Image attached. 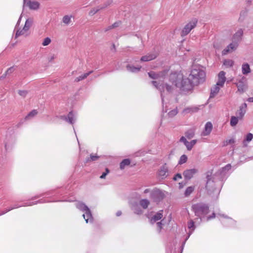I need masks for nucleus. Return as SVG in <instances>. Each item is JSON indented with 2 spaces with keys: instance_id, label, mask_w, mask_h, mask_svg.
Segmentation results:
<instances>
[{
  "instance_id": "obj_1",
  "label": "nucleus",
  "mask_w": 253,
  "mask_h": 253,
  "mask_svg": "<svg viewBox=\"0 0 253 253\" xmlns=\"http://www.w3.org/2000/svg\"><path fill=\"white\" fill-rule=\"evenodd\" d=\"M206 73L203 67L193 66L187 78H183V75L176 72L169 77V82L179 88L181 91H187L192 89L194 85L203 83L205 81Z\"/></svg>"
},
{
  "instance_id": "obj_2",
  "label": "nucleus",
  "mask_w": 253,
  "mask_h": 253,
  "mask_svg": "<svg viewBox=\"0 0 253 253\" xmlns=\"http://www.w3.org/2000/svg\"><path fill=\"white\" fill-rule=\"evenodd\" d=\"M231 169V165L227 164L219 169L213 175L211 174V172L208 171L206 173V188L207 190L209 192L216 191L219 194L224 181L232 172Z\"/></svg>"
},
{
  "instance_id": "obj_3",
  "label": "nucleus",
  "mask_w": 253,
  "mask_h": 253,
  "mask_svg": "<svg viewBox=\"0 0 253 253\" xmlns=\"http://www.w3.org/2000/svg\"><path fill=\"white\" fill-rule=\"evenodd\" d=\"M192 209L195 215L200 218V222L203 221H209L216 216V213L212 212L211 214L207 215L209 213V206L204 203H199L192 205Z\"/></svg>"
},
{
  "instance_id": "obj_4",
  "label": "nucleus",
  "mask_w": 253,
  "mask_h": 253,
  "mask_svg": "<svg viewBox=\"0 0 253 253\" xmlns=\"http://www.w3.org/2000/svg\"><path fill=\"white\" fill-rule=\"evenodd\" d=\"M152 83L154 86L160 91L161 97L162 101L163 111L164 112H167L168 111V109H167V105L165 106L164 96L162 92L164 91L165 88H166L168 92H170L172 90V87L168 84H164L163 82H161L160 80L159 82L156 81H152Z\"/></svg>"
},
{
  "instance_id": "obj_5",
  "label": "nucleus",
  "mask_w": 253,
  "mask_h": 253,
  "mask_svg": "<svg viewBox=\"0 0 253 253\" xmlns=\"http://www.w3.org/2000/svg\"><path fill=\"white\" fill-rule=\"evenodd\" d=\"M76 208L84 212L83 216L86 223H92L93 218L91 211L88 207L84 203L78 202L75 204Z\"/></svg>"
},
{
  "instance_id": "obj_6",
  "label": "nucleus",
  "mask_w": 253,
  "mask_h": 253,
  "mask_svg": "<svg viewBox=\"0 0 253 253\" xmlns=\"http://www.w3.org/2000/svg\"><path fill=\"white\" fill-rule=\"evenodd\" d=\"M150 198L154 202L159 203L166 197L165 191L157 188H154L151 191Z\"/></svg>"
},
{
  "instance_id": "obj_7",
  "label": "nucleus",
  "mask_w": 253,
  "mask_h": 253,
  "mask_svg": "<svg viewBox=\"0 0 253 253\" xmlns=\"http://www.w3.org/2000/svg\"><path fill=\"white\" fill-rule=\"evenodd\" d=\"M216 216L219 218L221 223L225 226L232 227L236 224V221L234 219L225 214L218 212Z\"/></svg>"
},
{
  "instance_id": "obj_8",
  "label": "nucleus",
  "mask_w": 253,
  "mask_h": 253,
  "mask_svg": "<svg viewBox=\"0 0 253 253\" xmlns=\"http://www.w3.org/2000/svg\"><path fill=\"white\" fill-rule=\"evenodd\" d=\"M15 142V138L14 135L8 134L6 135L4 140V148L6 152H10L12 149Z\"/></svg>"
},
{
  "instance_id": "obj_9",
  "label": "nucleus",
  "mask_w": 253,
  "mask_h": 253,
  "mask_svg": "<svg viewBox=\"0 0 253 253\" xmlns=\"http://www.w3.org/2000/svg\"><path fill=\"white\" fill-rule=\"evenodd\" d=\"M197 21V19L196 18H194L187 23L183 29L181 33V36L182 37H184L188 35L190 31L196 27Z\"/></svg>"
},
{
  "instance_id": "obj_10",
  "label": "nucleus",
  "mask_w": 253,
  "mask_h": 253,
  "mask_svg": "<svg viewBox=\"0 0 253 253\" xmlns=\"http://www.w3.org/2000/svg\"><path fill=\"white\" fill-rule=\"evenodd\" d=\"M157 175L161 179H165L169 175V170L167 164L165 163L160 167Z\"/></svg>"
},
{
  "instance_id": "obj_11",
  "label": "nucleus",
  "mask_w": 253,
  "mask_h": 253,
  "mask_svg": "<svg viewBox=\"0 0 253 253\" xmlns=\"http://www.w3.org/2000/svg\"><path fill=\"white\" fill-rule=\"evenodd\" d=\"M187 227L190 230L188 233V236L186 237V239H185L184 241L183 242L182 244L181 245V253H182L184 245L185 244V243L186 241L189 239L190 235L193 233V231L195 230L196 228V226L194 221L191 219L187 222Z\"/></svg>"
},
{
  "instance_id": "obj_12",
  "label": "nucleus",
  "mask_w": 253,
  "mask_h": 253,
  "mask_svg": "<svg viewBox=\"0 0 253 253\" xmlns=\"http://www.w3.org/2000/svg\"><path fill=\"white\" fill-rule=\"evenodd\" d=\"M24 4L28 6L32 10H37L40 7V3L35 0H24Z\"/></svg>"
},
{
  "instance_id": "obj_13",
  "label": "nucleus",
  "mask_w": 253,
  "mask_h": 253,
  "mask_svg": "<svg viewBox=\"0 0 253 253\" xmlns=\"http://www.w3.org/2000/svg\"><path fill=\"white\" fill-rule=\"evenodd\" d=\"M243 35V30L242 29L238 30L235 34H234L232 37V42L239 45V43L242 40Z\"/></svg>"
},
{
  "instance_id": "obj_14",
  "label": "nucleus",
  "mask_w": 253,
  "mask_h": 253,
  "mask_svg": "<svg viewBox=\"0 0 253 253\" xmlns=\"http://www.w3.org/2000/svg\"><path fill=\"white\" fill-rule=\"evenodd\" d=\"M59 118L71 125L74 124L76 121L75 117L72 111L70 112L67 116L65 115L60 116Z\"/></svg>"
},
{
  "instance_id": "obj_15",
  "label": "nucleus",
  "mask_w": 253,
  "mask_h": 253,
  "mask_svg": "<svg viewBox=\"0 0 253 253\" xmlns=\"http://www.w3.org/2000/svg\"><path fill=\"white\" fill-rule=\"evenodd\" d=\"M238 90L240 92H244L247 87L246 79L243 77L237 84Z\"/></svg>"
},
{
  "instance_id": "obj_16",
  "label": "nucleus",
  "mask_w": 253,
  "mask_h": 253,
  "mask_svg": "<svg viewBox=\"0 0 253 253\" xmlns=\"http://www.w3.org/2000/svg\"><path fill=\"white\" fill-rule=\"evenodd\" d=\"M198 170L196 169H186L183 171V174L185 180L191 179L197 172Z\"/></svg>"
},
{
  "instance_id": "obj_17",
  "label": "nucleus",
  "mask_w": 253,
  "mask_h": 253,
  "mask_svg": "<svg viewBox=\"0 0 253 253\" xmlns=\"http://www.w3.org/2000/svg\"><path fill=\"white\" fill-rule=\"evenodd\" d=\"M247 108V105L246 103H243L239 107V109L237 110L236 114L240 119H242L244 117L245 114L246 113Z\"/></svg>"
},
{
  "instance_id": "obj_18",
  "label": "nucleus",
  "mask_w": 253,
  "mask_h": 253,
  "mask_svg": "<svg viewBox=\"0 0 253 253\" xmlns=\"http://www.w3.org/2000/svg\"><path fill=\"white\" fill-rule=\"evenodd\" d=\"M238 45L237 44H235L233 42H231L230 43L227 47L224 48L222 51V55H226L229 53H231L233 51H235L238 47Z\"/></svg>"
},
{
  "instance_id": "obj_19",
  "label": "nucleus",
  "mask_w": 253,
  "mask_h": 253,
  "mask_svg": "<svg viewBox=\"0 0 253 253\" xmlns=\"http://www.w3.org/2000/svg\"><path fill=\"white\" fill-rule=\"evenodd\" d=\"M212 127L213 126L212 123L210 122H207L205 125L204 129L202 132L201 135L204 136L209 135L211 133L212 129Z\"/></svg>"
},
{
  "instance_id": "obj_20",
  "label": "nucleus",
  "mask_w": 253,
  "mask_h": 253,
  "mask_svg": "<svg viewBox=\"0 0 253 253\" xmlns=\"http://www.w3.org/2000/svg\"><path fill=\"white\" fill-rule=\"evenodd\" d=\"M226 81L225 72L222 71L218 74V81L216 84L220 87H223Z\"/></svg>"
},
{
  "instance_id": "obj_21",
  "label": "nucleus",
  "mask_w": 253,
  "mask_h": 253,
  "mask_svg": "<svg viewBox=\"0 0 253 253\" xmlns=\"http://www.w3.org/2000/svg\"><path fill=\"white\" fill-rule=\"evenodd\" d=\"M167 74V72L164 71L162 72H160L159 73H156L153 71H151L148 73L149 77L153 79H159L161 78H164V77Z\"/></svg>"
},
{
  "instance_id": "obj_22",
  "label": "nucleus",
  "mask_w": 253,
  "mask_h": 253,
  "mask_svg": "<svg viewBox=\"0 0 253 253\" xmlns=\"http://www.w3.org/2000/svg\"><path fill=\"white\" fill-rule=\"evenodd\" d=\"M163 211L161 210L155 214L150 219V222L151 224H154L156 221L161 219L163 217Z\"/></svg>"
},
{
  "instance_id": "obj_23",
  "label": "nucleus",
  "mask_w": 253,
  "mask_h": 253,
  "mask_svg": "<svg viewBox=\"0 0 253 253\" xmlns=\"http://www.w3.org/2000/svg\"><path fill=\"white\" fill-rule=\"evenodd\" d=\"M112 2V0H109L107 2V3L105 4L104 6H98L96 7H94L92 8L89 12V15L90 16H92L94 15L96 13H97L100 9L105 8L108 5H109Z\"/></svg>"
},
{
  "instance_id": "obj_24",
  "label": "nucleus",
  "mask_w": 253,
  "mask_h": 253,
  "mask_svg": "<svg viewBox=\"0 0 253 253\" xmlns=\"http://www.w3.org/2000/svg\"><path fill=\"white\" fill-rule=\"evenodd\" d=\"M44 194V196H47L48 197L54 196L57 195H62L63 193L61 192L60 191H58L56 189H53L51 190L47 191L44 193H43Z\"/></svg>"
},
{
  "instance_id": "obj_25",
  "label": "nucleus",
  "mask_w": 253,
  "mask_h": 253,
  "mask_svg": "<svg viewBox=\"0 0 253 253\" xmlns=\"http://www.w3.org/2000/svg\"><path fill=\"white\" fill-rule=\"evenodd\" d=\"M157 57V55L155 53H150L148 54V55H146L145 56H143L140 58V61L142 62H146V61H149L152 60L154 59Z\"/></svg>"
},
{
  "instance_id": "obj_26",
  "label": "nucleus",
  "mask_w": 253,
  "mask_h": 253,
  "mask_svg": "<svg viewBox=\"0 0 253 253\" xmlns=\"http://www.w3.org/2000/svg\"><path fill=\"white\" fill-rule=\"evenodd\" d=\"M46 202H47L45 200H44L42 199H40V200L35 201V202H29L24 203L23 204V206L24 207L32 206H34L35 205H37L38 204H42V203H46Z\"/></svg>"
},
{
  "instance_id": "obj_27",
  "label": "nucleus",
  "mask_w": 253,
  "mask_h": 253,
  "mask_svg": "<svg viewBox=\"0 0 253 253\" xmlns=\"http://www.w3.org/2000/svg\"><path fill=\"white\" fill-rule=\"evenodd\" d=\"M251 70L250 65L247 63H243L242 65V72L243 75H247L251 73Z\"/></svg>"
},
{
  "instance_id": "obj_28",
  "label": "nucleus",
  "mask_w": 253,
  "mask_h": 253,
  "mask_svg": "<svg viewBox=\"0 0 253 253\" xmlns=\"http://www.w3.org/2000/svg\"><path fill=\"white\" fill-rule=\"evenodd\" d=\"M220 86L216 84L213 87L211 88L210 97H214L219 92Z\"/></svg>"
},
{
  "instance_id": "obj_29",
  "label": "nucleus",
  "mask_w": 253,
  "mask_h": 253,
  "mask_svg": "<svg viewBox=\"0 0 253 253\" xmlns=\"http://www.w3.org/2000/svg\"><path fill=\"white\" fill-rule=\"evenodd\" d=\"M141 68V66H139L138 67H134L132 65L128 64L126 66V69L128 71L132 72V73H137L138 72L140 69Z\"/></svg>"
},
{
  "instance_id": "obj_30",
  "label": "nucleus",
  "mask_w": 253,
  "mask_h": 253,
  "mask_svg": "<svg viewBox=\"0 0 253 253\" xmlns=\"http://www.w3.org/2000/svg\"><path fill=\"white\" fill-rule=\"evenodd\" d=\"M38 114L36 110L31 111L24 118L25 121H29L34 118Z\"/></svg>"
},
{
  "instance_id": "obj_31",
  "label": "nucleus",
  "mask_w": 253,
  "mask_h": 253,
  "mask_svg": "<svg viewBox=\"0 0 253 253\" xmlns=\"http://www.w3.org/2000/svg\"><path fill=\"white\" fill-rule=\"evenodd\" d=\"M130 164V160L129 159H124L120 164V168L121 169H124L126 167L128 166Z\"/></svg>"
},
{
  "instance_id": "obj_32",
  "label": "nucleus",
  "mask_w": 253,
  "mask_h": 253,
  "mask_svg": "<svg viewBox=\"0 0 253 253\" xmlns=\"http://www.w3.org/2000/svg\"><path fill=\"white\" fill-rule=\"evenodd\" d=\"M33 22V20L32 18H28L26 20L25 25L23 27L24 30L23 31H26L28 32V31L29 30L30 28L31 27L32 24Z\"/></svg>"
},
{
  "instance_id": "obj_33",
  "label": "nucleus",
  "mask_w": 253,
  "mask_h": 253,
  "mask_svg": "<svg viewBox=\"0 0 253 253\" xmlns=\"http://www.w3.org/2000/svg\"><path fill=\"white\" fill-rule=\"evenodd\" d=\"M199 110L198 107L192 106L185 108L183 110V112L185 113H192L197 112Z\"/></svg>"
},
{
  "instance_id": "obj_34",
  "label": "nucleus",
  "mask_w": 253,
  "mask_h": 253,
  "mask_svg": "<svg viewBox=\"0 0 253 253\" xmlns=\"http://www.w3.org/2000/svg\"><path fill=\"white\" fill-rule=\"evenodd\" d=\"M93 73V71H90L76 78L75 81L78 82L86 78L89 75Z\"/></svg>"
},
{
  "instance_id": "obj_35",
  "label": "nucleus",
  "mask_w": 253,
  "mask_h": 253,
  "mask_svg": "<svg viewBox=\"0 0 253 253\" xmlns=\"http://www.w3.org/2000/svg\"><path fill=\"white\" fill-rule=\"evenodd\" d=\"M132 210L134 212L137 214H141L143 212L142 210L138 204H135L133 206Z\"/></svg>"
},
{
  "instance_id": "obj_36",
  "label": "nucleus",
  "mask_w": 253,
  "mask_h": 253,
  "mask_svg": "<svg viewBox=\"0 0 253 253\" xmlns=\"http://www.w3.org/2000/svg\"><path fill=\"white\" fill-rule=\"evenodd\" d=\"M239 120H240L238 117L232 116L230 119V124L231 126H235L237 125L239 122Z\"/></svg>"
},
{
  "instance_id": "obj_37",
  "label": "nucleus",
  "mask_w": 253,
  "mask_h": 253,
  "mask_svg": "<svg viewBox=\"0 0 253 253\" xmlns=\"http://www.w3.org/2000/svg\"><path fill=\"white\" fill-rule=\"evenodd\" d=\"M73 18L72 15H65L62 19V22L66 25H69L71 22L72 18Z\"/></svg>"
},
{
  "instance_id": "obj_38",
  "label": "nucleus",
  "mask_w": 253,
  "mask_h": 253,
  "mask_svg": "<svg viewBox=\"0 0 253 253\" xmlns=\"http://www.w3.org/2000/svg\"><path fill=\"white\" fill-rule=\"evenodd\" d=\"M139 204L144 209H146L150 204V202L147 199H142L140 201Z\"/></svg>"
},
{
  "instance_id": "obj_39",
  "label": "nucleus",
  "mask_w": 253,
  "mask_h": 253,
  "mask_svg": "<svg viewBox=\"0 0 253 253\" xmlns=\"http://www.w3.org/2000/svg\"><path fill=\"white\" fill-rule=\"evenodd\" d=\"M195 190L194 186H191L188 187L185 191L184 196L185 197H188Z\"/></svg>"
},
{
  "instance_id": "obj_40",
  "label": "nucleus",
  "mask_w": 253,
  "mask_h": 253,
  "mask_svg": "<svg viewBox=\"0 0 253 253\" xmlns=\"http://www.w3.org/2000/svg\"><path fill=\"white\" fill-rule=\"evenodd\" d=\"M197 143V140L194 139L192 140L190 142H188L187 143L186 145L185 146L186 147V148L188 150H191L193 146L196 144Z\"/></svg>"
},
{
  "instance_id": "obj_41",
  "label": "nucleus",
  "mask_w": 253,
  "mask_h": 253,
  "mask_svg": "<svg viewBox=\"0 0 253 253\" xmlns=\"http://www.w3.org/2000/svg\"><path fill=\"white\" fill-rule=\"evenodd\" d=\"M234 62L231 59H225L223 62V65L228 68L233 66Z\"/></svg>"
},
{
  "instance_id": "obj_42",
  "label": "nucleus",
  "mask_w": 253,
  "mask_h": 253,
  "mask_svg": "<svg viewBox=\"0 0 253 253\" xmlns=\"http://www.w3.org/2000/svg\"><path fill=\"white\" fill-rule=\"evenodd\" d=\"M99 158V157L97 155H94L91 154L89 157H87L85 160V163H88L90 161H95L97 160Z\"/></svg>"
},
{
  "instance_id": "obj_43",
  "label": "nucleus",
  "mask_w": 253,
  "mask_h": 253,
  "mask_svg": "<svg viewBox=\"0 0 253 253\" xmlns=\"http://www.w3.org/2000/svg\"><path fill=\"white\" fill-rule=\"evenodd\" d=\"M195 135L194 131L193 130H188L185 133V137L188 139H191L194 137Z\"/></svg>"
},
{
  "instance_id": "obj_44",
  "label": "nucleus",
  "mask_w": 253,
  "mask_h": 253,
  "mask_svg": "<svg viewBox=\"0 0 253 253\" xmlns=\"http://www.w3.org/2000/svg\"><path fill=\"white\" fill-rule=\"evenodd\" d=\"M23 30H24V28H23L22 30H20V29L17 30L16 31V34H15V38H17V37H18L19 36H21V35L26 36L27 35L26 33L27 32L26 31H23Z\"/></svg>"
},
{
  "instance_id": "obj_45",
  "label": "nucleus",
  "mask_w": 253,
  "mask_h": 253,
  "mask_svg": "<svg viewBox=\"0 0 253 253\" xmlns=\"http://www.w3.org/2000/svg\"><path fill=\"white\" fill-rule=\"evenodd\" d=\"M187 160V157L185 155H182L178 161V164L182 165L186 162Z\"/></svg>"
},
{
  "instance_id": "obj_46",
  "label": "nucleus",
  "mask_w": 253,
  "mask_h": 253,
  "mask_svg": "<svg viewBox=\"0 0 253 253\" xmlns=\"http://www.w3.org/2000/svg\"><path fill=\"white\" fill-rule=\"evenodd\" d=\"M253 138V134L251 133H248L247 135H246L245 140H244V142H243L244 144L245 145L246 141L250 142L252 140Z\"/></svg>"
},
{
  "instance_id": "obj_47",
  "label": "nucleus",
  "mask_w": 253,
  "mask_h": 253,
  "mask_svg": "<svg viewBox=\"0 0 253 253\" xmlns=\"http://www.w3.org/2000/svg\"><path fill=\"white\" fill-rule=\"evenodd\" d=\"M51 39L49 38L46 37L43 40L42 45L43 46L48 45L51 42Z\"/></svg>"
},
{
  "instance_id": "obj_48",
  "label": "nucleus",
  "mask_w": 253,
  "mask_h": 253,
  "mask_svg": "<svg viewBox=\"0 0 253 253\" xmlns=\"http://www.w3.org/2000/svg\"><path fill=\"white\" fill-rule=\"evenodd\" d=\"M235 142V140L234 139L231 138L230 139H227L224 141L223 146H227L228 144H233Z\"/></svg>"
},
{
  "instance_id": "obj_49",
  "label": "nucleus",
  "mask_w": 253,
  "mask_h": 253,
  "mask_svg": "<svg viewBox=\"0 0 253 253\" xmlns=\"http://www.w3.org/2000/svg\"><path fill=\"white\" fill-rule=\"evenodd\" d=\"M177 114V111L176 109H174L168 113V115L169 117H172L175 116Z\"/></svg>"
},
{
  "instance_id": "obj_50",
  "label": "nucleus",
  "mask_w": 253,
  "mask_h": 253,
  "mask_svg": "<svg viewBox=\"0 0 253 253\" xmlns=\"http://www.w3.org/2000/svg\"><path fill=\"white\" fill-rule=\"evenodd\" d=\"M109 169L108 168L105 169V171L103 172L101 175L100 176L101 179H104L106 176L109 173Z\"/></svg>"
},
{
  "instance_id": "obj_51",
  "label": "nucleus",
  "mask_w": 253,
  "mask_h": 253,
  "mask_svg": "<svg viewBox=\"0 0 253 253\" xmlns=\"http://www.w3.org/2000/svg\"><path fill=\"white\" fill-rule=\"evenodd\" d=\"M162 220H161V221L160 222H158L156 224L157 225V231L158 232H160L161 231V229H162L163 228V224L162 223Z\"/></svg>"
},
{
  "instance_id": "obj_52",
  "label": "nucleus",
  "mask_w": 253,
  "mask_h": 253,
  "mask_svg": "<svg viewBox=\"0 0 253 253\" xmlns=\"http://www.w3.org/2000/svg\"><path fill=\"white\" fill-rule=\"evenodd\" d=\"M13 71V67H10V68H8L7 70V71H6L5 75H2L1 77V78H4L6 75L9 74L11 73Z\"/></svg>"
},
{
  "instance_id": "obj_53",
  "label": "nucleus",
  "mask_w": 253,
  "mask_h": 253,
  "mask_svg": "<svg viewBox=\"0 0 253 253\" xmlns=\"http://www.w3.org/2000/svg\"><path fill=\"white\" fill-rule=\"evenodd\" d=\"M119 24H120V22H115V23H114L113 25H112L111 26H109L107 29H106V31H108L110 29H111L112 28H115V27H117L119 26Z\"/></svg>"
},
{
  "instance_id": "obj_54",
  "label": "nucleus",
  "mask_w": 253,
  "mask_h": 253,
  "mask_svg": "<svg viewBox=\"0 0 253 253\" xmlns=\"http://www.w3.org/2000/svg\"><path fill=\"white\" fill-rule=\"evenodd\" d=\"M43 196H44V194L42 193L40 194L36 195L32 197L30 200H36L37 199L43 197Z\"/></svg>"
},
{
  "instance_id": "obj_55",
  "label": "nucleus",
  "mask_w": 253,
  "mask_h": 253,
  "mask_svg": "<svg viewBox=\"0 0 253 253\" xmlns=\"http://www.w3.org/2000/svg\"><path fill=\"white\" fill-rule=\"evenodd\" d=\"M27 93L28 92L26 90H19L18 91L19 94L22 97H25Z\"/></svg>"
},
{
  "instance_id": "obj_56",
  "label": "nucleus",
  "mask_w": 253,
  "mask_h": 253,
  "mask_svg": "<svg viewBox=\"0 0 253 253\" xmlns=\"http://www.w3.org/2000/svg\"><path fill=\"white\" fill-rule=\"evenodd\" d=\"M179 141L183 143L185 146L186 145L187 143L188 142V141H187L185 137H184V136L181 137V138H180Z\"/></svg>"
},
{
  "instance_id": "obj_57",
  "label": "nucleus",
  "mask_w": 253,
  "mask_h": 253,
  "mask_svg": "<svg viewBox=\"0 0 253 253\" xmlns=\"http://www.w3.org/2000/svg\"><path fill=\"white\" fill-rule=\"evenodd\" d=\"M182 178V175L180 173H177L174 175V176L173 178V180L174 181L177 180L178 179H181Z\"/></svg>"
},
{
  "instance_id": "obj_58",
  "label": "nucleus",
  "mask_w": 253,
  "mask_h": 253,
  "mask_svg": "<svg viewBox=\"0 0 253 253\" xmlns=\"http://www.w3.org/2000/svg\"><path fill=\"white\" fill-rule=\"evenodd\" d=\"M11 210H11V207H9V208H7V209H5L3 211H2V212L0 214V215H3V214H5V213H7V212H8V211H11Z\"/></svg>"
},
{
  "instance_id": "obj_59",
  "label": "nucleus",
  "mask_w": 253,
  "mask_h": 253,
  "mask_svg": "<svg viewBox=\"0 0 253 253\" xmlns=\"http://www.w3.org/2000/svg\"><path fill=\"white\" fill-rule=\"evenodd\" d=\"M22 207H24L23 204V205L16 204L14 206H13L12 207H10L11 208V210H12L13 209H17V208H20Z\"/></svg>"
},
{
  "instance_id": "obj_60",
  "label": "nucleus",
  "mask_w": 253,
  "mask_h": 253,
  "mask_svg": "<svg viewBox=\"0 0 253 253\" xmlns=\"http://www.w3.org/2000/svg\"><path fill=\"white\" fill-rule=\"evenodd\" d=\"M185 184V183H183V182H180V183H179V187L180 189L183 188V187L184 186V185Z\"/></svg>"
},
{
  "instance_id": "obj_61",
  "label": "nucleus",
  "mask_w": 253,
  "mask_h": 253,
  "mask_svg": "<svg viewBox=\"0 0 253 253\" xmlns=\"http://www.w3.org/2000/svg\"><path fill=\"white\" fill-rule=\"evenodd\" d=\"M122 214V211H119L116 212V215L117 216H120Z\"/></svg>"
},
{
  "instance_id": "obj_62",
  "label": "nucleus",
  "mask_w": 253,
  "mask_h": 253,
  "mask_svg": "<svg viewBox=\"0 0 253 253\" xmlns=\"http://www.w3.org/2000/svg\"><path fill=\"white\" fill-rule=\"evenodd\" d=\"M21 18V17H20V18H19L18 21V22H17V24H16V25L15 29L17 28V27H18V25L19 24V23H20V22Z\"/></svg>"
},
{
  "instance_id": "obj_63",
  "label": "nucleus",
  "mask_w": 253,
  "mask_h": 253,
  "mask_svg": "<svg viewBox=\"0 0 253 253\" xmlns=\"http://www.w3.org/2000/svg\"><path fill=\"white\" fill-rule=\"evenodd\" d=\"M151 191H150V189H145V190L144 191V193L146 194V193H149V192H150V193H151Z\"/></svg>"
},
{
  "instance_id": "obj_64",
  "label": "nucleus",
  "mask_w": 253,
  "mask_h": 253,
  "mask_svg": "<svg viewBox=\"0 0 253 253\" xmlns=\"http://www.w3.org/2000/svg\"><path fill=\"white\" fill-rule=\"evenodd\" d=\"M247 100H248V101H249L250 102H253V97H249Z\"/></svg>"
}]
</instances>
